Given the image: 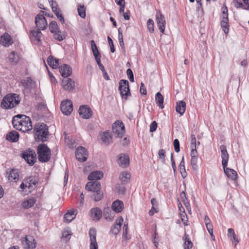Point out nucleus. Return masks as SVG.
Returning <instances> with one entry per match:
<instances>
[{
	"mask_svg": "<svg viewBox=\"0 0 249 249\" xmlns=\"http://www.w3.org/2000/svg\"><path fill=\"white\" fill-rule=\"evenodd\" d=\"M12 124L15 129L24 132L33 129L30 118L25 115L18 114L15 116L12 119Z\"/></svg>",
	"mask_w": 249,
	"mask_h": 249,
	"instance_id": "1",
	"label": "nucleus"
},
{
	"mask_svg": "<svg viewBox=\"0 0 249 249\" xmlns=\"http://www.w3.org/2000/svg\"><path fill=\"white\" fill-rule=\"evenodd\" d=\"M33 133L36 142H44L48 139V127L43 123H37L34 125Z\"/></svg>",
	"mask_w": 249,
	"mask_h": 249,
	"instance_id": "2",
	"label": "nucleus"
},
{
	"mask_svg": "<svg viewBox=\"0 0 249 249\" xmlns=\"http://www.w3.org/2000/svg\"><path fill=\"white\" fill-rule=\"evenodd\" d=\"M85 189L92 193L90 196L96 202L101 200L103 197V193L101 192V185L98 181H90L87 183Z\"/></svg>",
	"mask_w": 249,
	"mask_h": 249,
	"instance_id": "3",
	"label": "nucleus"
},
{
	"mask_svg": "<svg viewBox=\"0 0 249 249\" xmlns=\"http://www.w3.org/2000/svg\"><path fill=\"white\" fill-rule=\"evenodd\" d=\"M20 101L19 95L16 93L8 94L2 100L0 107L5 109H11L18 105Z\"/></svg>",
	"mask_w": 249,
	"mask_h": 249,
	"instance_id": "4",
	"label": "nucleus"
},
{
	"mask_svg": "<svg viewBox=\"0 0 249 249\" xmlns=\"http://www.w3.org/2000/svg\"><path fill=\"white\" fill-rule=\"evenodd\" d=\"M37 154L40 162H46L50 160L51 150L47 144H40L37 147Z\"/></svg>",
	"mask_w": 249,
	"mask_h": 249,
	"instance_id": "5",
	"label": "nucleus"
},
{
	"mask_svg": "<svg viewBox=\"0 0 249 249\" xmlns=\"http://www.w3.org/2000/svg\"><path fill=\"white\" fill-rule=\"evenodd\" d=\"M119 89L123 99L127 100L131 93L129 87V83L127 80L122 79L120 81Z\"/></svg>",
	"mask_w": 249,
	"mask_h": 249,
	"instance_id": "6",
	"label": "nucleus"
},
{
	"mask_svg": "<svg viewBox=\"0 0 249 249\" xmlns=\"http://www.w3.org/2000/svg\"><path fill=\"white\" fill-rule=\"evenodd\" d=\"M21 157L30 165L34 164L36 160V156L35 151L32 149L23 151L21 153Z\"/></svg>",
	"mask_w": 249,
	"mask_h": 249,
	"instance_id": "7",
	"label": "nucleus"
},
{
	"mask_svg": "<svg viewBox=\"0 0 249 249\" xmlns=\"http://www.w3.org/2000/svg\"><path fill=\"white\" fill-rule=\"evenodd\" d=\"M112 130L116 137L122 138L125 132V127L123 122L116 121L112 125Z\"/></svg>",
	"mask_w": 249,
	"mask_h": 249,
	"instance_id": "8",
	"label": "nucleus"
},
{
	"mask_svg": "<svg viewBox=\"0 0 249 249\" xmlns=\"http://www.w3.org/2000/svg\"><path fill=\"white\" fill-rule=\"evenodd\" d=\"M22 245L25 249H34L36 242L34 237L30 235H26L21 241Z\"/></svg>",
	"mask_w": 249,
	"mask_h": 249,
	"instance_id": "9",
	"label": "nucleus"
},
{
	"mask_svg": "<svg viewBox=\"0 0 249 249\" xmlns=\"http://www.w3.org/2000/svg\"><path fill=\"white\" fill-rule=\"evenodd\" d=\"M35 22L38 30H44L47 27V20L42 14H39L36 16Z\"/></svg>",
	"mask_w": 249,
	"mask_h": 249,
	"instance_id": "10",
	"label": "nucleus"
},
{
	"mask_svg": "<svg viewBox=\"0 0 249 249\" xmlns=\"http://www.w3.org/2000/svg\"><path fill=\"white\" fill-rule=\"evenodd\" d=\"M88 156V152L83 146H79L76 149L75 156L76 159L80 162L85 161Z\"/></svg>",
	"mask_w": 249,
	"mask_h": 249,
	"instance_id": "11",
	"label": "nucleus"
},
{
	"mask_svg": "<svg viewBox=\"0 0 249 249\" xmlns=\"http://www.w3.org/2000/svg\"><path fill=\"white\" fill-rule=\"evenodd\" d=\"M60 109L64 114L66 115H70L73 110L72 102L70 100L62 101L61 104Z\"/></svg>",
	"mask_w": 249,
	"mask_h": 249,
	"instance_id": "12",
	"label": "nucleus"
},
{
	"mask_svg": "<svg viewBox=\"0 0 249 249\" xmlns=\"http://www.w3.org/2000/svg\"><path fill=\"white\" fill-rule=\"evenodd\" d=\"M78 112L80 116L85 119H89L92 115V111L91 108L87 105L81 106L79 108Z\"/></svg>",
	"mask_w": 249,
	"mask_h": 249,
	"instance_id": "13",
	"label": "nucleus"
},
{
	"mask_svg": "<svg viewBox=\"0 0 249 249\" xmlns=\"http://www.w3.org/2000/svg\"><path fill=\"white\" fill-rule=\"evenodd\" d=\"M89 235L90 238V249H98V246L96 241V230L91 228L89 231Z\"/></svg>",
	"mask_w": 249,
	"mask_h": 249,
	"instance_id": "14",
	"label": "nucleus"
},
{
	"mask_svg": "<svg viewBox=\"0 0 249 249\" xmlns=\"http://www.w3.org/2000/svg\"><path fill=\"white\" fill-rule=\"evenodd\" d=\"M156 21L160 31L163 33L165 30L166 21L163 15L160 12L156 15Z\"/></svg>",
	"mask_w": 249,
	"mask_h": 249,
	"instance_id": "15",
	"label": "nucleus"
},
{
	"mask_svg": "<svg viewBox=\"0 0 249 249\" xmlns=\"http://www.w3.org/2000/svg\"><path fill=\"white\" fill-rule=\"evenodd\" d=\"M124 219L122 216L116 220L114 224L112 226L110 229V232L114 235H117L119 233Z\"/></svg>",
	"mask_w": 249,
	"mask_h": 249,
	"instance_id": "16",
	"label": "nucleus"
},
{
	"mask_svg": "<svg viewBox=\"0 0 249 249\" xmlns=\"http://www.w3.org/2000/svg\"><path fill=\"white\" fill-rule=\"evenodd\" d=\"M26 180H27V183L28 186V188L29 189V191L31 192L33 190L38 184V178L36 176H31L29 177L25 178Z\"/></svg>",
	"mask_w": 249,
	"mask_h": 249,
	"instance_id": "17",
	"label": "nucleus"
},
{
	"mask_svg": "<svg viewBox=\"0 0 249 249\" xmlns=\"http://www.w3.org/2000/svg\"><path fill=\"white\" fill-rule=\"evenodd\" d=\"M220 149L221 150V158L222 159V165L223 167H226L227 166L229 160V154L225 145H221L220 146Z\"/></svg>",
	"mask_w": 249,
	"mask_h": 249,
	"instance_id": "18",
	"label": "nucleus"
},
{
	"mask_svg": "<svg viewBox=\"0 0 249 249\" xmlns=\"http://www.w3.org/2000/svg\"><path fill=\"white\" fill-rule=\"evenodd\" d=\"M59 71L61 75L64 78H67L72 73L71 67L66 64L61 65L59 67Z\"/></svg>",
	"mask_w": 249,
	"mask_h": 249,
	"instance_id": "19",
	"label": "nucleus"
},
{
	"mask_svg": "<svg viewBox=\"0 0 249 249\" xmlns=\"http://www.w3.org/2000/svg\"><path fill=\"white\" fill-rule=\"evenodd\" d=\"M62 86L65 90L71 91L75 88L74 82L70 78H66L62 80Z\"/></svg>",
	"mask_w": 249,
	"mask_h": 249,
	"instance_id": "20",
	"label": "nucleus"
},
{
	"mask_svg": "<svg viewBox=\"0 0 249 249\" xmlns=\"http://www.w3.org/2000/svg\"><path fill=\"white\" fill-rule=\"evenodd\" d=\"M90 217L93 220L99 221L102 217V211L98 207L92 208L90 211Z\"/></svg>",
	"mask_w": 249,
	"mask_h": 249,
	"instance_id": "21",
	"label": "nucleus"
},
{
	"mask_svg": "<svg viewBox=\"0 0 249 249\" xmlns=\"http://www.w3.org/2000/svg\"><path fill=\"white\" fill-rule=\"evenodd\" d=\"M21 83L25 89L30 90L36 85V83L33 81L30 77H27L25 79L21 80Z\"/></svg>",
	"mask_w": 249,
	"mask_h": 249,
	"instance_id": "22",
	"label": "nucleus"
},
{
	"mask_svg": "<svg viewBox=\"0 0 249 249\" xmlns=\"http://www.w3.org/2000/svg\"><path fill=\"white\" fill-rule=\"evenodd\" d=\"M111 208L115 213H119L124 209V203L121 200H116L113 202Z\"/></svg>",
	"mask_w": 249,
	"mask_h": 249,
	"instance_id": "23",
	"label": "nucleus"
},
{
	"mask_svg": "<svg viewBox=\"0 0 249 249\" xmlns=\"http://www.w3.org/2000/svg\"><path fill=\"white\" fill-rule=\"evenodd\" d=\"M30 37L32 40L37 41V43L40 42V38L42 35L41 30L38 29L36 30H32L30 31Z\"/></svg>",
	"mask_w": 249,
	"mask_h": 249,
	"instance_id": "24",
	"label": "nucleus"
},
{
	"mask_svg": "<svg viewBox=\"0 0 249 249\" xmlns=\"http://www.w3.org/2000/svg\"><path fill=\"white\" fill-rule=\"evenodd\" d=\"M19 137V135L17 131L12 130L7 134L6 139L11 142H15L18 141Z\"/></svg>",
	"mask_w": 249,
	"mask_h": 249,
	"instance_id": "25",
	"label": "nucleus"
},
{
	"mask_svg": "<svg viewBox=\"0 0 249 249\" xmlns=\"http://www.w3.org/2000/svg\"><path fill=\"white\" fill-rule=\"evenodd\" d=\"M77 210H72L69 211L64 216V220L66 222L70 223L74 219L76 215Z\"/></svg>",
	"mask_w": 249,
	"mask_h": 249,
	"instance_id": "26",
	"label": "nucleus"
},
{
	"mask_svg": "<svg viewBox=\"0 0 249 249\" xmlns=\"http://www.w3.org/2000/svg\"><path fill=\"white\" fill-rule=\"evenodd\" d=\"M226 176L231 180H235L237 177V172L233 169L226 167H223Z\"/></svg>",
	"mask_w": 249,
	"mask_h": 249,
	"instance_id": "27",
	"label": "nucleus"
},
{
	"mask_svg": "<svg viewBox=\"0 0 249 249\" xmlns=\"http://www.w3.org/2000/svg\"><path fill=\"white\" fill-rule=\"evenodd\" d=\"M103 173L100 171H96L89 174L88 177L89 180H97L103 177Z\"/></svg>",
	"mask_w": 249,
	"mask_h": 249,
	"instance_id": "28",
	"label": "nucleus"
},
{
	"mask_svg": "<svg viewBox=\"0 0 249 249\" xmlns=\"http://www.w3.org/2000/svg\"><path fill=\"white\" fill-rule=\"evenodd\" d=\"M186 103L183 101H180L177 103L176 107V111L179 113L180 115H182L186 109Z\"/></svg>",
	"mask_w": 249,
	"mask_h": 249,
	"instance_id": "29",
	"label": "nucleus"
},
{
	"mask_svg": "<svg viewBox=\"0 0 249 249\" xmlns=\"http://www.w3.org/2000/svg\"><path fill=\"white\" fill-rule=\"evenodd\" d=\"M0 42L5 46H9L13 43L11 36L7 33L4 34L1 36Z\"/></svg>",
	"mask_w": 249,
	"mask_h": 249,
	"instance_id": "30",
	"label": "nucleus"
},
{
	"mask_svg": "<svg viewBox=\"0 0 249 249\" xmlns=\"http://www.w3.org/2000/svg\"><path fill=\"white\" fill-rule=\"evenodd\" d=\"M220 25L223 32L227 34L229 31V24L228 17H223L220 22Z\"/></svg>",
	"mask_w": 249,
	"mask_h": 249,
	"instance_id": "31",
	"label": "nucleus"
},
{
	"mask_svg": "<svg viewBox=\"0 0 249 249\" xmlns=\"http://www.w3.org/2000/svg\"><path fill=\"white\" fill-rule=\"evenodd\" d=\"M103 214L105 218L109 221H112L114 217V213L111 211L109 207L104 209Z\"/></svg>",
	"mask_w": 249,
	"mask_h": 249,
	"instance_id": "32",
	"label": "nucleus"
},
{
	"mask_svg": "<svg viewBox=\"0 0 249 249\" xmlns=\"http://www.w3.org/2000/svg\"><path fill=\"white\" fill-rule=\"evenodd\" d=\"M8 59L12 65H16L19 61V57L15 51L10 53L8 56Z\"/></svg>",
	"mask_w": 249,
	"mask_h": 249,
	"instance_id": "33",
	"label": "nucleus"
},
{
	"mask_svg": "<svg viewBox=\"0 0 249 249\" xmlns=\"http://www.w3.org/2000/svg\"><path fill=\"white\" fill-rule=\"evenodd\" d=\"M163 100L164 98L162 94L159 92L157 93L155 95V101L157 106L161 109L164 107Z\"/></svg>",
	"mask_w": 249,
	"mask_h": 249,
	"instance_id": "34",
	"label": "nucleus"
},
{
	"mask_svg": "<svg viewBox=\"0 0 249 249\" xmlns=\"http://www.w3.org/2000/svg\"><path fill=\"white\" fill-rule=\"evenodd\" d=\"M129 162V158L127 155H123L121 154L118 158V162L121 165L126 166L128 165Z\"/></svg>",
	"mask_w": 249,
	"mask_h": 249,
	"instance_id": "35",
	"label": "nucleus"
},
{
	"mask_svg": "<svg viewBox=\"0 0 249 249\" xmlns=\"http://www.w3.org/2000/svg\"><path fill=\"white\" fill-rule=\"evenodd\" d=\"M47 62L49 65L53 69H56L59 65V60L51 56L48 57Z\"/></svg>",
	"mask_w": 249,
	"mask_h": 249,
	"instance_id": "36",
	"label": "nucleus"
},
{
	"mask_svg": "<svg viewBox=\"0 0 249 249\" xmlns=\"http://www.w3.org/2000/svg\"><path fill=\"white\" fill-rule=\"evenodd\" d=\"M36 202V198L32 197L28 200L24 201L22 203V206L25 209L31 208L34 205Z\"/></svg>",
	"mask_w": 249,
	"mask_h": 249,
	"instance_id": "37",
	"label": "nucleus"
},
{
	"mask_svg": "<svg viewBox=\"0 0 249 249\" xmlns=\"http://www.w3.org/2000/svg\"><path fill=\"white\" fill-rule=\"evenodd\" d=\"M101 139L104 143L108 144L112 140L111 133L108 131L104 132L102 136Z\"/></svg>",
	"mask_w": 249,
	"mask_h": 249,
	"instance_id": "38",
	"label": "nucleus"
},
{
	"mask_svg": "<svg viewBox=\"0 0 249 249\" xmlns=\"http://www.w3.org/2000/svg\"><path fill=\"white\" fill-rule=\"evenodd\" d=\"M7 178L8 180L13 181L14 180H16V179H18V172L16 169H11L9 172H7Z\"/></svg>",
	"mask_w": 249,
	"mask_h": 249,
	"instance_id": "39",
	"label": "nucleus"
},
{
	"mask_svg": "<svg viewBox=\"0 0 249 249\" xmlns=\"http://www.w3.org/2000/svg\"><path fill=\"white\" fill-rule=\"evenodd\" d=\"M184 243L183 245L184 249H191L193 247V243L190 241L188 235L185 233L184 237Z\"/></svg>",
	"mask_w": 249,
	"mask_h": 249,
	"instance_id": "40",
	"label": "nucleus"
},
{
	"mask_svg": "<svg viewBox=\"0 0 249 249\" xmlns=\"http://www.w3.org/2000/svg\"><path fill=\"white\" fill-rule=\"evenodd\" d=\"M54 34V38L59 41H62L65 39L66 35L64 32H61L60 31H57Z\"/></svg>",
	"mask_w": 249,
	"mask_h": 249,
	"instance_id": "41",
	"label": "nucleus"
},
{
	"mask_svg": "<svg viewBox=\"0 0 249 249\" xmlns=\"http://www.w3.org/2000/svg\"><path fill=\"white\" fill-rule=\"evenodd\" d=\"M179 168L180 171L181 176L183 178H185L187 176V173L185 168V162L184 157H182V160L179 165Z\"/></svg>",
	"mask_w": 249,
	"mask_h": 249,
	"instance_id": "42",
	"label": "nucleus"
},
{
	"mask_svg": "<svg viewBox=\"0 0 249 249\" xmlns=\"http://www.w3.org/2000/svg\"><path fill=\"white\" fill-rule=\"evenodd\" d=\"M90 43L92 51L93 52V54L95 57V58H96V56L97 57H101V55L100 54L98 50L97 47L94 41L92 40L90 41Z\"/></svg>",
	"mask_w": 249,
	"mask_h": 249,
	"instance_id": "43",
	"label": "nucleus"
},
{
	"mask_svg": "<svg viewBox=\"0 0 249 249\" xmlns=\"http://www.w3.org/2000/svg\"><path fill=\"white\" fill-rule=\"evenodd\" d=\"M130 178V175L127 172H123L119 177L120 180L123 183L127 182Z\"/></svg>",
	"mask_w": 249,
	"mask_h": 249,
	"instance_id": "44",
	"label": "nucleus"
},
{
	"mask_svg": "<svg viewBox=\"0 0 249 249\" xmlns=\"http://www.w3.org/2000/svg\"><path fill=\"white\" fill-rule=\"evenodd\" d=\"M49 28L52 33L58 31V27L57 22L55 21H52L49 25Z\"/></svg>",
	"mask_w": 249,
	"mask_h": 249,
	"instance_id": "45",
	"label": "nucleus"
},
{
	"mask_svg": "<svg viewBox=\"0 0 249 249\" xmlns=\"http://www.w3.org/2000/svg\"><path fill=\"white\" fill-rule=\"evenodd\" d=\"M77 11L79 16L82 18H85L86 17V7L84 5L78 6Z\"/></svg>",
	"mask_w": 249,
	"mask_h": 249,
	"instance_id": "46",
	"label": "nucleus"
},
{
	"mask_svg": "<svg viewBox=\"0 0 249 249\" xmlns=\"http://www.w3.org/2000/svg\"><path fill=\"white\" fill-rule=\"evenodd\" d=\"M128 230V223H125L123 228V239L124 240L128 239L127 237Z\"/></svg>",
	"mask_w": 249,
	"mask_h": 249,
	"instance_id": "47",
	"label": "nucleus"
},
{
	"mask_svg": "<svg viewBox=\"0 0 249 249\" xmlns=\"http://www.w3.org/2000/svg\"><path fill=\"white\" fill-rule=\"evenodd\" d=\"M147 28L150 33H153L154 31V21L151 19H149L147 22Z\"/></svg>",
	"mask_w": 249,
	"mask_h": 249,
	"instance_id": "48",
	"label": "nucleus"
},
{
	"mask_svg": "<svg viewBox=\"0 0 249 249\" xmlns=\"http://www.w3.org/2000/svg\"><path fill=\"white\" fill-rule=\"evenodd\" d=\"M183 212L182 213H180V217L182 221L183 222L184 226H187L188 218L187 215L185 212L184 209L182 208Z\"/></svg>",
	"mask_w": 249,
	"mask_h": 249,
	"instance_id": "49",
	"label": "nucleus"
},
{
	"mask_svg": "<svg viewBox=\"0 0 249 249\" xmlns=\"http://www.w3.org/2000/svg\"><path fill=\"white\" fill-rule=\"evenodd\" d=\"M158 155L162 162L164 163L165 161V151L163 149H160L158 152Z\"/></svg>",
	"mask_w": 249,
	"mask_h": 249,
	"instance_id": "50",
	"label": "nucleus"
},
{
	"mask_svg": "<svg viewBox=\"0 0 249 249\" xmlns=\"http://www.w3.org/2000/svg\"><path fill=\"white\" fill-rule=\"evenodd\" d=\"M197 160L198 157H191V164L194 170L197 169Z\"/></svg>",
	"mask_w": 249,
	"mask_h": 249,
	"instance_id": "51",
	"label": "nucleus"
},
{
	"mask_svg": "<svg viewBox=\"0 0 249 249\" xmlns=\"http://www.w3.org/2000/svg\"><path fill=\"white\" fill-rule=\"evenodd\" d=\"M126 74L130 82H133L134 81V75L132 71L130 69H128L126 71Z\"/></svg>",
	"mask_w": 249,
	"mask_h": 249,
	"instance_id": "52",
	"label": "nucleus"
},
{
	"mask_svg": "<svg viewBox=\"0 0 249 249\" xmlns=\"http://www.w3.org/2000/svg\"><path fill=\"white\" fill-rule=\"evenodd\" d=\"M228 10L227 7L225 4H224L222 7V18H223V17H228Z\"/></svg>",
	"mask_w": 249,
	"mask_h": 249,
	"instance_id": "53",
	"label": "nucleus"
},
{
	"mask_svg": "<svg viewBox=\"0 0 249 249\" xmlns=\"http://www.w3.org/2000/svg\"><path fill=\"white\" fill-rule=\"evenodd\" d=\"M95 59V60H96L98 65L99 66L100 69L102 71V72H104V71L106 70L104 68V66L101 63V57H97L96 56V58Z\"/></svg>",
	"mask_w": 249,
	"mask_h": 249,
	"instance_id": "54",
	"label": "nucleus"
},
{
	"mask_svg": "<svg viewBox=\"0 0 249 249\" xmlns=\"http://www.w3.org/2000/svg\"><path fill=\"white\" fill-rule=\"evenodd\" d=\"M174 146L175 151L178 153L180 151V145L179 141L178 139H175L174 141Z\"/></svg>",
	"mask_w": 249,
	"mask_h": 249,
	"instance_id": "55",
	"label": "nucleus"
},
{
	"mask_svg": "<svg viewBox=\"0 0 249 249\" xmlns=\"http://www.w3.org/2000/svg\"><path fill=\"white\" fill-rule=\"evenodd\" d=\"M107 40L109 45L110 47V51L112 53H114L115 51V47L113 44V42L112 41V39L109 36H107Z\"/></svg>",
	"mask_w": 249,
	"mask_h": 249,
	"instance_id": "56",
	"label": "nucleus"
},
{
	"mask_svg": "<svg viewBox=\"0 0 249 249\" xmlns=\"http://www.w3.org/2000/svg\"><path fill=\"white\" fill-rule=\"evenodd\" d=\"M206 226L207 229L209 233L210 234L211 236H213V226L212 223H206Z\"/></svg>",
	"mask_w": 249,
	"mask_h": 249,
	"instance_id": "57",
	"label": "nucleus"
},
{
	"mask_svg": "<svg viewBox=\"0 0 249 249\" xmlns=\"http://www.w3.org/2000/svg\"><path fill=\"white\" fill-rule=\"evenodd\" d=\"M191 146L190 147H196V136L194 134H191Z\"/></svg>",
	"mask_w": 249,
	"mask_h": 249,
	"instance_id": "58",
	"label": "nucleus"
},
{
	"mask_svg": "<svg viewBox=\"0 0 249 249\" xmlns=\"http://www.w3.org/2000/svg\"><path fill=\"white\" fill-rule=\"evenodd\" d=\"M153 238H154V239H153V243L154 244L156 248H158L159 243H158V242L157 241V240L159 238V236H158V233L157 232L156 229H155V232H154V236Z\"/></svg>",
	"mask_w": 249,
	"mask_h": 249,
	"instance_id": "59",
	"label": "nucleus"
},
{
	"mask_svg": "<svg viewBox=\"0 0 249 249\" xmlns=\"http://www.w3.org/2000/svg\"><path fill=\"white\" fill-rule=\"evenodd\" d=\"M116 189L117 190L118 193L120 194H124L126 192V188L124 186H120L118 185L116 187Z\"/></svg>",
	"mask_w": 249,
	"mask_h": 249,
	"instance_id": "60",
	"label": "nucleus"
},
{
	"mask_svg": "<svg viewBox=\"0 0 249 249\" xmlns=\"http://www.w3.org/2000/svg\"><path fill=\"white\" fill-rule=\"evenodd\" d=\"M158 124L156 121H153L150 125V132H153L156 131Z\"/></svg>",
	"mask_w": 249,
	"mask_h": 249,
	"instance_id": "61",
	"label": "nucleus"
},
{
	"mask_svg": "<svg viewBox=\"0 0 249 249\" xmlns=\"http://www.w3.org/2000/svg\"><path fill=\"white\" fill-rule=\"evenodd\" d=\"M233 2L234 3V6L236 8H242L244 9V8H245L244 7L243 4L241 2L238 1L237 0H233Z\"/></svg>",
	"mask_w": 249,
	"mask_h": 249,
	"instance_id": "62",
	"label": "nucleus"
},
{
	"mask_svg": "<svg viewBox=\"0 0 249 249\" xmlns=\"http://www.w3.org/2000/svg\"><path fill=\"white\" fill-rule=\"evenodd\" d=\"M191 157H198V153L196 150V147H191Z\"/></svg>",
	"mask_w": 249,
	"mask_h": 249,
	"instance_id": "63",
	"label": "nucleus"
},
{
	"mask_svg": "<svg viewBox=\"0 0 249 249\" xmlns=\"http://www.w3.org/2000/svg\"><path fill=\"white\" fill-rule=\"evenodd\" d=\"M140 92L142 95H146L147 94L146 89L143 83H141L140 87Z\"/></svg>",
	"mask_w": 249,
	"mask_h": 249,
	"instance_id": "64",
	"label": "nucleus"
}]
</instances>
